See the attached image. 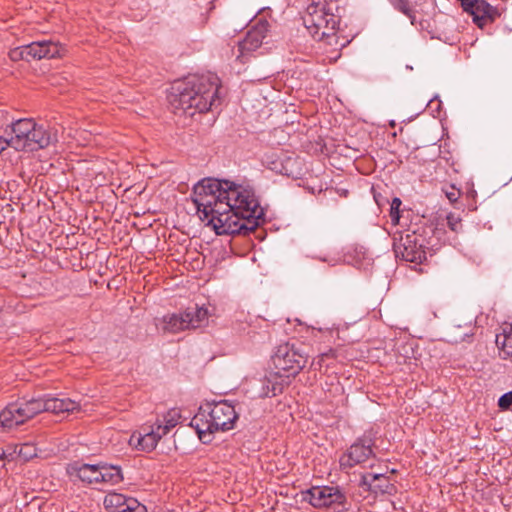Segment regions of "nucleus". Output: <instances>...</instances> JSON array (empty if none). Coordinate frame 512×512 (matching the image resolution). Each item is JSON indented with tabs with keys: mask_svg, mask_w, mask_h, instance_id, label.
Here are the masks:
<instances>
[{
	"mask_svg": "<svg viewBox=\"0 0 512 512\" xmlns=\"http://www.w3.org/2000/svg\"><path fill=\"white\" fill-rule=\"evenodd\" d=\"M246 192L251 197H239L237 201L220 204L209 218L206 225L211 226L217 235H248L264 221L265 213L254 191L246 187Z\"/></svg>",
	"mask_w": 512,
	"mask_h": 512,
	"instance_id": "obj_1",
	"label": "nucleus"
},
{
	"mask_svg": "<svg viewBox=\"0 0 512 512\" xmlns=\"http://www.w3.org/2000/svg\"><path fill=\"white\" fill-rule=\"evenodd\" d=\"M219 88L220 80L215 74L189 75L173 83L168 99L174 109L193 116L220 104Z\"/></svg>",
	"mask_w": 512,
	"mask_h": 512,
	"instance_id": "obj_2",
	"label": "nucleus"
},
{
	"mask_svg": "<svg viewBox=\"0 0 512 512\" xmlns=\"http://www.w3.org/2000/svg\"><path fill=\"white\" fill-rule=\"evenodd\" d=\"M245 193L246 187L232 181L207 178L194 185L191 198L199 218L208 222L220 204L237 201L239 197H251Z\"/></svg>",
	"mask_w": 512,
	"mask_h": 512,
	"instance_id": "obj_3",
	"label": "nucleus"
},
{
	"mask_svg": "<svg viewBox=\"0 0 512 512\" xmlns=\"http://www.w3.org/2000/svg\"><path fill=\"white\" fill-rule=\"evenodd\" d=\"M338 5L335 2L311 3L302 16L303 24L310 35L328 45H337V31L340 24Z\"/></svg>",
	"mask_w": 512,
	"mask_h": 512,
	"instance_id": "obj_4",
	"label": "nucleus"
},
{
	"mask_svg": "<svg viewBox=\"0 0 512 512\" xmlns=\"http://www.w3.org/2000/svg\"><path fill=\"white\" fill-rule=\"evenodd\" d=\"M208 408V411L200 408L191 420V426L195 428L203 444L211 443L214 433L234 428L238 419L234 406L227 401L216 403Z\"/></svg>",
	"mask_w": 512,
	"mask_h": 512,
	"instance_id": "obj_5",
	"label": "nucleus"
},
{
	"mask_svg": "<svg viewBox=\"0 0 512 512\" xmlns=\"http://www.w3.org/2000/svg\"><path fill=\"white\" fill-rule=\"evenodd\" d=\"M9 135L11 147L17 151H36L57 141L56 134L30 118L13 122Z\"/></svg>",
	"mask_w": 512,
	"mask_h": 512,
	"instance_id": "obj_6",
	"label": "nucleus"
},
{
	"mask_svg": "<svg viewBox=\"0 0 512 512\" xmlns=\"http://www.w3.org/2000/svg\"><path fill=\"white\" fill-rule=\"evenodd\" d=\"M309 347L304 343H283L272 356L274 367L287 373V377L297 375L309 359Z\"/></svg>",
	"mask_w": 512,
	"mask_h": 512,
	"instance_id": "obj_7",
	"label": "nucleus"
},
{
	"mask_svg": "<svg viewBox=\"0 0 512 512\" xmlns=\"http://www.w3.org/2000/svg\"><path fill=\"white\" fill-rule=\"evenodd\" d=\"M209 312L204 307H189L184 312L165 315L160 320V329L164 333L176 334L188 329H197L207 325Z\"/></svg>",
	"mask_w": 512,
	"mask_h": 512,
	"instance_id": "obj_8",
	"label": "nucleus"
},
{
	"mask_svg": "<svg viewBox=\"0 0 512 512\" xmlns=\"http://www.w3.org/2000/svg\"><path fill=\"white\" fill-rule=\"evenodd\" d=\"M301 494L302 500L315 508H333L336 512L347 510L346 495L338 486H313Z\"/></svg>",
	"mask_w": 512,
	"mask_h": 512,
	"instance_id": "obj_9",
	"label": "nucleus"
},
{
	"mask_svg": "<svg viewBox=\"0 0 512 512\" xmlns=\"http://www.w3.org/2000/svg\"><path fill=\"white\" fill-rule=\"evenodd\" d=\"M40 413L38 398H22L8 404L0 412V427L12 429L24 424Z\"/></svg>",
	"mask_w": 512,
	"mask_h": 512,
	"instance_id": "obj_10",
	"label": "nucleus"
},
{
	"mask_svg": "<svg viewBox=\"0 0 512 512\" xmlns=\"http://www.w3.org/2000/svg\"><path fill=\"white\" fill-rule=\"evenodd\" d=\"M267 31L268 23L266 21L258 23L250 29L247 32L246 37L242 41H239L237 47L232 50L236 59L241 63L247 62L250 55L263 44Z\"/></svg>",
	"mask_w": 512,
	"mask_h": 512,
	"instance_id": "obj_11",
	"label": "nucleus"
},
{
	"mask_svg": "<svg viewBox=\"0 0 512 512\" xmlns=\"http://www.w3.org/2000/svg\"><path fill=\"white\" fill-rule=\"evenodd\" d=\"M393 248L396 257L407 262L422 263L426 260V252L415 233L401 236L399 241L394 243Z\"/></svg>",
	"mask_w": 512,
	"mask_h": 512,
	"instance_id": "obj_12",
	"label": "nucleus"
},
{
	"mask_svg": "<svg viewBox=\"0 0 512 512\" xmlns=\"http://www.w3.org/2000/svg\"><path fill=\"white\" fill-rule=\"evenodd\" d=\"M462 7L473 16L474 23L480 28L500 17L498 9L485 0H463Z\"/></svg>",
	"mask_w": 512,
	"mask_h": 512,
	"instance_id": "obj_13",
	"label": "nucleus"
},
{
	"mask_svg": "<svg viewBox=\"0 0 512 512\" xmlns=\"http://www.w3.org/2000/svg\"><path fill=\"white\" fill-rule=\"evenodd\" d=\"M103 504L108 512H147L146 507L137 499L115 492L108 493Z\"/></svg>",
	"mask_w": 512,
	"mask_h": 512,
	"instance_id": "obj_14",
	"label": "nucleus"
},
{
	"mask_svg": "<svg viewBox=\"0 0 512 512\" xmlns=\"http://www.w3.org/2000/svg\"><path fill=\"white\" fill-rule=\"evenodd\" d=\"M373 455L371 445L358 440L340 457L339 464L342 469H350L365 462Z\"/></svg>",
	"mask_w": 512,
	"mask_h": 512,
	"instance_id": "obj_15",
	"label": "nucleus"
},
{
	"mask_svg": "<svg viewBox=\"0 0 512 512\" xmlns=\"http://www.w3.org/2000/svg\"><path fill=\"white\" fill-rule=\"evenodd\" d=\"M63 50L59 43L51 40L35 41L27 44L29 61L61 57Z\"/></svg>",
	"mask_w": 512,
	"mask_h": 512,
	"instance_id": "obj_16",
	"label": "nucleus"
},
{
	"mask_svg": "<svg viewBox=\"0 0 512 512\" xmlns=\"http://www.w3.org/2000/svg\"><path fill=\"white\" fill-rule=\"evenodd\" d=\"M267 157V167L276 173L298 179L302 175L301 161L298 158L286 156L284 159Z\"/></svg>",
	"mask_w": 512,
	"mask_h": 512,
	"instance_id": "obj_17",
	"label": "nucleus"
},
{
	"mask_svg": "<svg viewBox=\"0 0 512 512\" xmlns=\"http://www.w3.org/2000/svg\"><path fill=\"white\" fill-rule=\"evenodd\" d=\"M360 485L366 487L368 491L373 493H381L393 495L396 493V486L390 482L389 478L384 474L367 473L362 475Z\"/></svg>",
	"mask_w": 512,
	"mask_h": 512,
	"instance_id": "obj_18",
	"label": "nucleus"
},
{
	"mask_svg": "<svg viewBox=\"0 0 512 512\" xmlns=\"http://www.w3.org/2000/svg\"><path fill=\"white\" fill-rule=\"evenodd\" d=\"M99 466L100 464H81L78 462L71 463L67 466V474L72 479H78L83 483L94 484L99 483Z\"/></svg>",
	"mask_w": 512,
	"mask_h": 512,
	"instance_id": "obj_19",
	"label": "nucleus"
},
{
	"mask_svg": "<svg viewBox=\"0 0 512 512\" xmlns=\"http://www.w3.org/2000/svg\"><path fill=\"white\" fill-rule=\"evenodd\" d=\"M40 413L51 412L54 414L74 412L80 409V405L69 398H38Z\"/></svg>",
	"mask_w": 512,
	"mask_h": 512,
	"instance_id": "obj_20",
	"label": "nucleus"
},
{
	"mask_svg": "<svg viewBox=\"0 0 512 512\" xmlns=\"http://www.w3.org/2000/svg\"><path fill=\"white\" fill-rule=\"evenodd\" d=\"M283 379L278 373L270 374L261 380L260 397H274L283 391Z\"/></svg>",
	"mask_w": 512,
	"mask_h": 512,
	"instance_id": "obj_21",
	"label": "nucleus"
},
{
	"mask_svg": "<svg viewBox=\"0 0 512 512\" xmlns=\"http://www.w3.org/2000/svg\"><path fill=\"white\" fill-rule=\"evenodd\" d=\"M99 470V483L115 485L123 480L121 469L118 466L100 464Z\"/></svg>",
	"mask_w": 512,
	"mask_h": 512,
	"instance_id": "obj_22",
	"label": "nucleus"
},
{
	"mask_svg": "<svg viewBox=\"0 0 512 512\" xmlns=\"http://www.w3.org/2000/svg\"><path fill=\"white\" fill-rule=\"evenodd\" d=\"M495 342L500 349V356L512 362V336L507 333V328H503V332L496 335Z\"/></svg>",
	"mask_w": 512,
	"mask_h": 512,
	"instance_id": "obj_23",
	"label": "nucleus"
},
{
	"mask_svg": "<svg viewBox=\"0 0 512 512\" xmlns=\"http://www.w3.org/2000/svg\"><path fill=\"white\" fill-rule=\"evenodd\" d=\"M159 442V434H155L154 431L150 430L146 432L144 435L139 437L138 445L144 451H152L155 449Z\"/></svg>",
	"mask_w": 512,
	"mask_h": 512,
	"instance_id": "obj_24",
	"label": "nucleus"
},
{
	"mask_svg": "<svg viewBox=\"0 0 512 512\" xmlns=\"http://www.w3.org/2000/svg\"><path fill=\"white\" fill-rule=\"evenodd\" d=\"M338 358V350L329 349L326 352L320 353L317 358H314L312 361V366L315 369H321L324 365L329 366V360H335Z\"/></svg>",
	"mask_w": 512,
	"mask_h": 512,
	"instance_id": "obj_25",
	"label": "nucleus"
},
{
	"mask_svg": "<svg viewBox=\"0 0 512 512\" xmlns=\"http://www.w3.org/2000/svg\"><path fill=\"white\" fill-rule=\"evenodd\" d=\"M37 455L36 453V447L31 443H24L20 445L18 450V456L23 459L24 461H28L35 457Z\"/></svg>",
	"mask_w": 512,
	"mask_h": 512,
	"instance_id": "obj_26",
	"label": "nucleus"
},
{
	"mask_svg": "<svg viewBox=\"0 0 512 512\" xmlns=\"http://www.w3.org/2000/svg\"><path fill=\"white\" fill-rule=\"evenodd\" d=\"M9 58L14 62L20 61V60H25L27 62H30L29 56L27 53V45L19 46V47H16V48L10 50Z\"/></svg>",
	"mask_w": 512,
	"mask_h": 512,
	"instance_id": "obj_27",
	"label": "nucleus"
},
{
	"mask_svg": "<svg viewBox=\"0 0 512 512\" xmlns=\"http://www.w3.org/2000/svg\"><path fill=\"white\" fill-rule=\"evenodd\" d=\"M180 419V413L176 409L169 410L164 416L162 422L167 425L169 429L174 428Z\"/></svg>",
	"mask_w": 512,
	"mask_h": 512,
	"instance_id": "obj_28",
	"label": "nucleus"
},
{
	"mask_svg": "<svg viewBox=\"0 0 512 512\" xmlns=\"http://www.w3.org/2000/svg\"><path fill=\"white\" fill-rule=\"evenodd\" d=\"M447 225L453 232H459L462 230V219L458 214L449 213L446 217Z\"/></svg>",
	"mask_w": 512,
	"mask_h": 512,
	"instance_id": "obj_29",
	"label": "nucleus"
},
{
	"mask_svg": "<svg viewBox=\"0 0 512 512\" xmlns=\"http://www.w3.org/2000/svg\"><path fill=\"white\" fill-rule=\"evenodd\" d=\"M399 1V10L404 13L405 15H407L411 21L413 22L414 21V15H413V10L411 8V5L413 3H416L417 0H398Z\"/></svg>",
	"mask_w": 512,
	"mask_h": 512,
	"instance_id": "obj_30",
	"label": "nucleus"
},
{
	"mask_svg": "<svg viewBox=\"0 0 512 512\" xmlns=\"http://www.w3.org/2000/svg\"><path fill=\"white\" fill-rule=\"evenodd\" d=\"M498 406L501 410H508L512 406V391L503 394L499 398Z\"/></svg>",
	"mask_w": 512,
	"mask_h": 512,
	"instance_id": "obj_31",
	"label": "nucleus"
},
{
	"mask_svg": "<svg viewBox=\"0 0 512 512\" xmlns=\"http://www.w3.org/2000/svg\"><path fill=\"white\" fill-rule=\"evenodd\" d=\"M150 430L154 431L155 434H159V440H160L163 436L168 434L171 429H169L167 427V425H164V423L161 421V422H158L156 424V426H152Z\"/></svg>",
	"mask_w": 512,
	"mask_h": 512,
	"instance_id": "obj_32",
	"label": "nucleus"
},
{
	"mask_svg": "<svg viewBox=\"0 0 512 512\" xmlns=\"http://www.w3.org/2000/svg\"><path fill=\"white\" fill-rule=\"evenodd\" d=\"M401 200L395 197L391 203L390 215L392 219H399V208L401 206Z\"/></svg>",
	"mask_w": 512,
	"mask_h": 512,
	"instance_id": "obj_33",
	"label": "nucleus"
},
{
	"mask_svg": "<svg viewBox=\"0 0 512 512\" xmlns=\"http://www.w3.org/2000/svg\"><path fill=\"white\" fill-rule=\"evenodd\" d=\"M445 193L451 203L456 202L460 195V191L457 190L454 186H451L450 191H446Z\"/></svg>",
	"mask_w": 512,
	"mask_h": 512,
	"instance_id": "obj_34",
	"label": "nucleus"
},
{
	"mask_svg": "<svg viewBox=\"0 0 512 512\" xmlns=\"http://www.w3.org/2000/svg\"><path fill=\"white\" fill-rule=\"evenodd\" d=\"M10 146L11 147V143H10V137L9 138H5V137H2L0 136V154L8 147Z\"/></svg>",
	"mask_w": 512,
	"mask_h": 512,
	"instance_id": "obj_35",
	"label": "nucleus"
},
{
	"mask_svg": "<svg viewBox=\"0 0 512 512\" xmlns=\"http://www.w3.org/2000/svg\"><path fill=\"white\" fill-rule=\"evenodd\" d=\"M507 328V333H509V336H512V324L509 325Z\"/></svg>",
	"mask_w": 512,
	"mask_h": 512,
	"instance_id": "obj_36",
	"label": "nucleus"
},
{
	"mask_svg": "<svg viewBox=\"0 0 512 512\" xmlns=\"http://www.w3.org/2000/svg\"><path fill=\"white\" fill-rule=\"evenodd\" d=\"M461 1V4L463 3V0H460Z\"/></svg>",
	"mask_w": 512,
	"mask_h": 512,
	"instance_id": "obj_37",
	"label": "nucleus"
}]
</instances>
